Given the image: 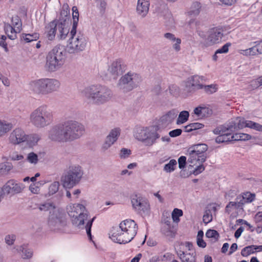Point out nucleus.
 I'll return each instance as SVG.
<instances>
[{
    "label": "nucleus",
    "mask_w": 262,
    "mask_h": 262,
    "mask_svg": "<svg viewBox=\"0 0 262 262\" xmlns=\"http://www.w3.org/2000/svg\"><path fill=\"white\" fill-rule=\"evenodd\" d=\"M73 25L70 31V37L67 46V51L70 54H77L84 51L88 43V38L79 31L77 33L79 20V12L76 6L72 7Z\"/></svg>",
    "instance_id": "obj_1"
},
{
    "label": "nucleus",
    "mask_w": 262,
    "mask_h": 262,
    "mask_svg": "<svg viewBox=\"0 0 262 262\" xmlns=\"http://www.w3.org/2000/svg\"><path fill=\"white\" fill-rule=\"evenodd\" d=\"M82 94L85 98L97 105L103 104L108 101L112 97V91L107 86L101 85H92L85 88Z\"/></svg>",
    "instance_id": "obj_2"
},
{
    "label": "nucleus",
    "mask_w": 262,
    "mask_h": 262,
    "mask_svg": "<svg viewBox=\"0 0 262 262\" xmlns=\"http://www.w3.org/2000/svg\"><path fill=\"white\" fill-rule=\"evenodd\" d=\"M66 55V50L63 46L58 45L54 47L47 55L46 70L54 72L60 69L65 63Z\"/></svg>",
    "instance_id": "obj_3"
},
{
    "label": "nucleus",
    "mask_w": 262,
    "mask_h": 262,
    "mask_svg": "<svg viewBox=\"0 0 262 262\" xmlns=\"http://www.w3.org/2000/svg\"><path fill=\"white\" fill-rule=\"evenodd\" d=\"M60 85L59 80L53 78H41L30 82V89L35 94L46 95L57 91Z\"/></svg>",
    "instance_id": "obj_4"
},
{
    "label": "nucleus",
    "mask_w": 262,
    "mask_h": 262,
    "mask_svg": "<svg viewBox=\"0 0 262 262\" xmlns=\"http://www.w3.org/2000/svg\"><path fill=\"white\" fill-rule=\"evenodd\" d=\"M53 119L52 112L46 105H42L34 110L30 114V122L35 127L41 128L52 123Z\"/></svg>",
    "instance_id": "obj_5"
},
{
    "label": "nucleus",
    "mask_w": 262,
    "mask_h": 262,
    "mask_svg": "<svg viewBox=\"0 0 262 262\" xmlns=\"http://www.w3.org/2000/svg\"><path fill=\"white\" fill-rule=\"evenodd\" d=\"M83 175L82 167L78 165L70 166L61 177L63 186L66 188L71 189L77 185Z\"/></svg>",
    "instance_id": "obj_6"
},
{
    "label": "nucleus",
    "mask_w": 262,
    "mask_h": 262,
    "mask_svg": "<svg viewBox=\"0 0 262 262\" xmlns=\"http://www.w3.org/2000/svg\"><path fill=\"white\" fill-rule=\"evenodd\" d=\"M142 80V77L139 74L129 71L121 77L117 86L123 93H127L137 88Z\"/></svg>",
    "instance_id": "obj_7"
},
{
    "label": "nucleus",
    "mask_w": 262,
    "mask_h": 262,
    "mask_svg": "<svg viewBox=\"0 0 262 262\" xmlns=\"http://www.w3.org/2000/svg\"><path fill=\"white\" fill-rule=\"evenodd\" d=\"M62 124L67 142L80 138L84 133V126L76 121L68 120Z\"/></svg>",
    "instance_id": "obj_8"
},
{
    "label": "nucleus",
    "mask_w": 262,
    "mask_h": 262,
    "mask_svg": "<svg viewBox=\"0 0 262 262\" xmlns=\"http://www.w3.org/2000/svg\"><path fill=\"white\" fill-rule=\"evenodd\" d=\"M70 9L67 4H63L60 12V17L57 21L59 22L58 39L63 40L66 38L70 33Z\"/></svg>",
    "instance_id": "obj_9"
},
{
    "label": "nucleus",
    "mask_w": 262,
    "mask_h": 262,
    "mask_svg": "<svg viewBox=\"0 0 262 262\" xmlns=\"http://www.w3.org/2000/svg\"><path fill=\"white\" fill-rule=\"evenodd\" d=\"M48 225L51 230L62 231L67 225V221L63 213L58 210L50 212L48 218Z\"/></svg>",
    "instance_id": "obj_10"
},
{
    "label": "nucleus",
    "mask_w": 262,
    "mask_h": 262,
    "mask_svg": "<svg viewBox=\"0 0 262 262\" xmlns=\"http://www.w3.org/2000/svg\"><path fill=\"white\" fill-rule=\"evenodd\" d=\"M207 81L204 76L194 75L189 77L185 82V89L188 93L193 94L202 90L203 83Z\"/></svg>",
    "instance_id": "obj_11"
},
{
    "label": "nucleus",
    "mask_w": 262,
    "mask_h": 262,
    "mask_svg": "<svg viewBox=\"0 0 262 262\" xmlns=\"http://www.w3.org/2000/svg\"><path fill=\"white\" fill-rule=\"evenodd\" d=\"M109 234L113 242L120 244L128 243L135 237L118 226L113 227Z\"/></svg>",
    "instance_id": "obj_12"
},
{
    "label": "nucleus",
    "mask_w": 262,
    "mask_h": 262,
    "mask_svg": "<svg viewBox=\"0 0 262 262\" xmlns=\"http://www.w3.org/2000/svg\"><path fill=\"white\" fill-rule=\"evenodd\" d=\"M126 64L122 59H117L108 68L107 71L110 78L116 80L120 76L122 75L126 71Z\"/></svg>",
    "instance_id": "obj_13"
},
{
    "label": "nucleus",
    "mask_w": 262,
    "mask_h": 262,
    "mask_svg": "<svg viewBox=\"0 0 262 262\" xmlns=\"http://www.w3.org/2000/svg\"><path fill=\"white\" fill-rule=\"evenodd\" d=\"M136 138L143 142L146 145L151 146L160 136L157 132H151L144 129H139L135 135Z\"/></svg>",
    "instance_id": "obj_14"
},
{
    "label": "nucleus",
    "mask_w": 262,
    "mask_h": 262,
    "mask_svg": "<svg viewBox=\"0 0 262 262\" xmlns=\"http://www.w3.org/2000/svg\"><path fill=\"white\" fill-rule=\"evenodd\" d=\"M48 138L59 143L67 142L62 122L53 126L48 132Z\"/></svg>",
    "instance_id": "obj_15"
},
{
    "label": "nucleus",
    "mask_w": 262,
    "mask_h": 262,
    "mask_svg": "<svg viewBox=\"0 0 262 262\" xmlns=\"http://www.w3.org/2000/svg\"><path fill=\"white\" fill-rule=\"evenodd\" d=\"M76 207L77 209L79 210L80 212H77L76 214H75L74 211H69L68 214L72 218V224L80 228L84 225V221L88 219V215L84 212L85 211V207L82 204H78Z\"/></svg>",
    "instance_id": "obj_16"
},
{
    "label": "nucleus",
    "mask_w": 262,
    "mask_h": 262,
    "mask_svg": "<svg viewBox=\"0 0 262 262\" xmlns=\"http://www.w3.org/2000/svg\"><path fill=\"white\" fill-rule=\"evenodd\" d=\"M24 188V184L17 183L13 179L8 181L2 188L3 193L5 194L13 195L15 194L21 192Z\"/></svg>",
    "instance_id": "obj_17"
},
{
    "label": "nucleus",
    "mask_w": 262,
    "mask_h": 262,
    "mask_svg": "<svg viewBox=\"0 0 262 262\" xmlns=\"http://www.w3.org/2000/svg\"><path fill=\"white\" fill-rule=\"evenodd\" d=\"M131 202L133 207L140 213H145L149 208V205L146 199L140 195H133L131 198Z\"/></svg>",
    "instance_id": "obj_18"
},
{
    "label": "nucleus",
    "mask_w": 262,
    "mask_h": 262,
    "mask_svg": "<svg viewBox=\"0 0 262 262\" xmlns=\"http://www.w3.org/2000/svg\"><path fill=\"white\" fill-rule=\"evenodd\" d=\"M121 130L119 128L112 129L106 136L105 141L102 144V149L103 151L107 150L115 142L117 141L120 135Z\"/></svg>",
    "instance_id": "obj_19"
},
{
    "label": "nucleus",
    "mask_w": 262,
    "mask_h": 262,
    "mask_svg": "<svg viewBox=\"0 0 262 262\" xmlns=\"http://www.w3.org/2000/svg\"><path fill=\"white\" fill-rule=\"evenodd\" d=\"M118 227L134 237L137 234L138 226L136 222L133 220L127 219L122 221Z\"/></svg>",
    "instance_id": "obj_20"
},
{
    "label": "nucleus",
    "mask_w": 262,
    "mask_h": 262,
    "mask_svg": "<svg viewBox=\"0 0 262 262\" xmlns=\"http://www.w3.org/2000/svg\"><path fill=\"white\" fill-rule=\"evenodd\" d=\"M28 136L25 132L20 128H16L10 135V142L16 145L27 140Z\"/></svg>",
    "instance_id": "obj_21"
},
{
    "label": "nucleus",
    "mask_w": 262,
    "mask_h": 262,
    "mask_svg": "<svg viewBox=\"0 0 262 262\" xmlns=\"http://www.w3.org/2000/svg\"><path fill=\"white\" fill-rule=\"evenodd\" d=\"M59 24L57 19H54L45 27V33L47 34V37L49 40H53L55 38L57 28V37L58 38Z\"/></svg>",
    "instance_id": "obj_22"
},
{
    "label": "nucleus",
    "mask_w": 262,
    "mask_h": 262,
    "mask_svg": "<svg viewBox=\"0 0 262 262\" xmlns=\"http://www.w3.org/2000/svg\"><path fill=\"white\" fill-rule=\"evenodd\" d=\"M223 34L221 29L213 28L209 30L207 40L210 45H214L221 41Z\"/></svg>",
    "instance_id": "obj_23"
},
{
    "label": "nucleus",
    "mask_w": 262,
    "mask_h": 262,
    "mask_svg": "<svg viewBox=\"0 0 262 262\" xmlns=\"http://www.w3.org/2000/svg\"><path fill=\"white\" fill-rule=\"evenodd\" d=\"M193 113L201 118L209 117L213 113L212 110L205 105H199L193 110Z\"/></svg>",
    "instance_id": "obj_24"
},
{
    "label": "nucleus",
    "mask_w": 262,
    "mask_h": 262,
    "mask_svg": "<svg viewBox=\"0 0 262 262\" xmlns=\"http://www.w3.org/2000/svg\"><path fill=\"white\" fill-rule=\"evenodd\" d=\"M188 149L193 150L195 152L202 156H200L201 158V160L202 162H205L207 159V157L205 154V152L208 149V146L206 144H198L194 145L190 147Z\"/></svg>",
    "instance_id": "obj_25"
},
{
    "label": "nucleus",
    "mask_w": 262,
    "mask_h": 262,
    "mask_svg": "<svg viewBox=\"0 0 262 262\" xmlns=\"http://www.w3.org/2000/svg\"><path fill=\"white\" fill-rule=\"evenodd\" d=\"M238 121L236 122L234 121H231L227 123L228 129H230V132H234L235 131L247 127L246 124L247 123L248 120H245L244 118H239L236 119Z\"/></svg>",
    "instance_id": "obj_26"
},
{
    "label": "nucleus",
    "mask_w": 262,
    "mask_h": 262,
    "mask_svg": "<svg viewBox=\"0 0 262 262\" xmlns=\"http://www.w3.org/2000/svg\"><path fill=\"white\" fill-rule=\"evenodd\" d=\"M149 2L148 0H138L137 12L142 16H145L148 12Z\"/></svg>",
    "instance_id": "obj_27"
},
{
    "label": "nucleus",
    "mask_w": 262,
    "mask_h": 262,
    "mask_svg": "<svg viewBox=\"0 0 262 262\" xmlns=\"http://www.w3.org/2000/svg\"><path fill=\"white\" fill-rule=\"evenodd\" d=\"M178 113L177 110L172 109L161 116L160 121L162 124L171 123L177 117Z\"/></svg>",
    "instance_id": "obj_28"
},
{
    "label": "nucleus",
    "mask_w": 262,
    "mask_h": 262,
    "mask_svg": "<svg viewBox=\"0 0 262 262\" xmlns=\"http://www.w3.org/2000/svg\"><path fill=\"white\" fill-rule=\"evenodd\" d=\"M174 255L167 252L163 255L152 256L149 260L150 262H170Z\"/></svg>",
    "instance_id": "obj_29"
},
{
    "label": "nucleus",
    "mask_w": 262,
    "mask_h": 262,
    "mask_svg": "<svg viewBox=\"0 0 262 262\" xmlns=\"http://www.w3.org/2000/svg\"><path fill=\"white\" fill-rule=\"evenodd\" d=\"M188 152L189 154V158L188 159V162L190 163L189 166L193 167L199 163H203L204 162H202L201 160V158L200 156L201 155L195 152L193 150L190 149L188 150Z\"/></svg>",
    "instance_id": "obj_30"
},
{
    "label": "nucleus",
    "mask_w": 262,
    "mask_h": 262,
    "mask_svg": "<svg viewBox=\"0 0 262 262\" xmlns=\"http://www.w3.org/2000/svg\"><path fill=\"white\" fill-rule=\"evenodd\" d=\"M17 250L18 252L22 253L21 257L23 259H30L32 257L33 251L29 248L28 245L27 244H24L19 246Z\"/></svg>",
    "instance_id": "obj_31"
},
{
    "label": "nucleus",
    "mask_w": 262,
    "mask_h": 262,
    "mask_svg": "<svg viewBox=\"0 0 262 262\" xmlns=\"http://www.w3.org/2000/svg\"><path fill=\"white\" fill-rule=\"evenodd\" d=\"M178 254L183 262H195V254L185 253L181 251Z\"/></svg>",
    "instance_id": "obj_32"
},
{
    "label": "nucleus",
    "mask_w": 262,
    "mask_h": 262,
    "mask_svg": "<svg viewBox=\"0 0 262 262\" xmlns=\"http://www.w3.org/2000/svg\"><path fill=\"white\" fill-rule=\"evenodd\" d=\"M39 37L38 33H34L33 34L23 33L20 36V39L24 40L26 42H30L31 41L37 40Z\"/></svg>",
    "instance_id": "obj_33"
},
{
    "label": "nucleus",
    "mask_w": 262,
    "mask_h": 262,
    "mask_svg": "<svg viewBox=\"0 0 262 262\" xmlns=\"http://www.w3.org/2000/svg\"><path fill=\"white\" fill-rule=\"evenodd\" d=\"M13 125L11 123H6L0 120V137L12 128Z\"/></svg>",
    "instance_id": "obj_34"
},
{
    "label": "nucleus",
    "mask_w": 262,
    "mask_h": 262,
    "mask_svg": "<svg viewBox=\"0 0 262 262\" xmlns=\"http://www.w3.org/2000/svg\"><path fill=\"white\" fill-rule=\"evenodd\" d=\"M208 95H211L215 93L218 90V86L216 84L206 85L203 83L202 89Z\"/></svg>",
    "instance_id": "obj_35"
},
{
    "label": "nucleus",
    "mask_w": 262,
    "mask_h": 262,
    "mask_svg": "<svg viewBox=\"0 0 262 262\" xmlns=\"http://www.w3.org/2000/svg\"><path fill=\"white\" fill-rule=\"evenodd\" d=\"M189 117V112L187 111H183L181 112L177 119V124L178 125H180L184 123L188 120Z\"/></svg>",
    "instance_id": "obj_36"
},
{
    "label": "nucleus",
    "mask_w": 262,
    "mask_h": 262,
    "mask_svg": "<svg viewBox=\"0 0 262 262\" xmlns=\"http://www.w3.org/2000/svg\"><path fill=\"white\" fill-rule=\"evenodd\" d=\"M6 33L7 34L8 37L11 40H14L16 38V34L17 31L11 25H8L5 29Z\"/></svg>",
    "instance_id": "obj_37"
},
{
    "label": "nucleus",
    "mask_w": 262,
    "mask_h": 262,
    "mask_svg": "<svg viewBox=\"0 0 262 262\" xmlns=\"http://www.w3.org/2000/svg\"><path fill=\"white\" fill-rule=\"evenodd\" d=\"M201 8V3L198 2L193 3L191 7L188 14L190 16H196L199 15L200 12V9Z\"/></svg>",
    "instance_id": "obj_38"
},
{
    "label": "nucleus",
    "mask_w": 262,
    "mask_h": 262,
    "mask_svg": "<svg viewBox=\"0 0 262 262\" xmlns=\"http://www.w3.org/2000/svg\"><path fill=\"white\" fill-rule=\"evenodd\" d=\"M161 232L162 234L169 238H173L175 236V232L171 229V226H163Z\"/></svg>",
    "instance_id": "obj_39"
},
{
    "label": "nucleus",
    "mask_w": 262,
    "mask_h": 262,
    "mask_svg": "<svg viewBox=\"0 0 262 262\" xmlns=\"http://www.w3.org/2000/svg\"><path fill=\"white\" fill-rule=\"evenodd\" d=\"M230 136L231 133H229V132H225L224 134H222L216 138L215 142L217 143L230 142Z\"/></svg>",
    "instance_id": "obj_40"
},
{
    "label": "nucleus",
    "mask_w": 262,
    "mask_h": 262,
    "mask_svg": "<svg viewBox=\"0 0 262 262\" xmlns=\"http://www.w3.org/2000/svg\"><path fill=\"white\" fill-rule=\"evenodd\" d=\"M11 23L14 29L15 28L17 29L16 30H18V33L20 32L22 26L21 20L20 18L17 15L12 16L11 18Z\"/></svg>",
    "instance_id": "obj_41"
},
{
    "label": "nucleus",
    "mask_w": 262,
    "mask_h": 262,
    "mask_svg": "<svg viewBox=\"0 0 262 262\" xmlns=\"http://www.w3.org/2000/svg\"><path fill=\"white\" fill-rule=\"evenodd\" d=\"M13 167L11 163H2L0 164V175L7 174Z\"/></svg>",
    "instance_id": "obj_42"
},
{
    "label": "nucleus",
    "mask_w": 262,
    "mask_h": 262,
    "mask_svg": "<svg viewBox=\"0 0 262 262\" xmlns=\"http://www.w3.org/2000/svg\"><path fill=\"white\" fill-rule=\"evenodd\" d=\"M177 162L176 160L172 159L164 165V170L166 172H171L175 170Z\"/></svg>",
    "instance_id": "obj_43"
},
{
    "label": "nucleus",
    "mask_w": 262,
    "mask_h": 262,
    "mask_svg": "<svg viewBox=\"0 0 262 262\" xmlns=\"http://www.w3.org/2000/svg\"><path fill=\"white\" fill-rule=\"evenodd\" d=\"M253 245H250L244 248L241 252L242 256L243 257H247L251 254H253L256 252L253 249Z\"/></svg>",
    "instance_id": "obj_44"
},
{
    "label": "nucleus",
    "mask_w": 262,
    "mask_h": 262,
    "mask_svg": "<svg viewBox=\"0 0 262 262\" xmlns=\"http://www.w3.org/2000/svg\"><path fill=\"white\" fill-rule=\"evenodd\" d=\"M96 6L99 9L100 13L103 14L105 13L107 3L105 0H96Z\"/></svg>",
    "instance_id": "obj_45"
},
{
    "label": "nucleus",
    "mask_w": 262,
    "mask_h": 262,
    "mask_svg": "<svg viewBox=\"0 0 262 262\" xmlns=\"http://www.w3.org/2000/svg\"><path fill=\"white\" fill-rule=\"evenodd\" d=\"M206 237L209 238H213L215 241H218L220 238L219 232L214 229H208L206 232Z\"/></svg>",
    "instance_id": "obj_46"
},
{
    "label": "nucleus",
    "mask_w": 262,
    "mask_h": 262,
    "mask_svg": "<svg viewBox=\"0 0 262 262\" xmlns=\"http://www.w3.org/2000/svg\"><path fill=\"white\" fill-rule=\"evenodd\" d=\"M246 126L247 127L255 129L257 131L262 132V125L251 120H248L247 123L246 124Z\"/></svg>",
    "instance_id": "obj_47"
},
{
    "label": "nucleus",
    "mask_w": 262,
    "mask_h": 262,
    "mask_svg": "<svg viewBox=\"0 0 262 262\" xmlns=\"http://www.w3.org/2000/svg\"><path fill=\"white\" fill-rule=\"evenodd\" d=\"M26 160L31 164H36L38 161V155L34 152L28 154Z\"/></svg>",
    "instance_id": "obj_48"
},
{
    "label": "nucleus",
    "mask_w": 262,
    "mask_h": 262,
    "mask_svg": "<svg viewBox=\"0 0 262 262\" xmlns=\"http://www.w3.org/2000/svg\"><path fill=\"white\" fill-rule=\"evenodd\" d=\"M60 186L59 183L57 181L52 183L49 187V193L50 195H53L57 192Z\"/></svg>",
    "instance_id": "obj_49"
},
{
    "label": "nucleus",
    "mask_w": 262,
    "mask_h": 262,
    "mask_svg": "<svg viewBox=\"0 0 262 262\" xmlns=\"http://www.w3.org/2000/svg\"><path fill=\"white\" fill-rule=\"evenodd\" d=\"M95 219V217H94L92 219L89 221L85 226V229H86V233H87V235H88L89 240L91 241H93L92 235L91 233V228H92V224H93V223Z\"/></svg>",
    "instance_id": "obj_50"
},
{
    "label": "nucleus",
    "mask_w": 262,
    "mask_h": 262,
    "mask_svg": "<svg viewBox=\"0 0 262 262\" xmlns=\"http://www.w3.org/2000/svg\"><path fill=\"white\" fill-rule=\"evenodd\" d=\"M241 196L247 203H249L254 200L255 195L254 193H251L250 192H247L244 193Z\"/></svg>",
    "instance_id": "obj_51"
},
{
    "label": "nucleus",
    "mask_w": 262,
    "mask_h": 262,
    "mask_svg": "<svg viewBox=\"0 0 262 262\" xmlns=\"http://www.w3.org/2000/svg\"><path fill=\"white\" fill-rule=\"evenodd\" d=\"M228 126H227V123L225 124L224 125H222L220 127H217L215 128L213 130V133L215 135H222V134H224L225 132H230V129L228 128Z\"/></svg>",
    "instance_id": "obj_52"
},
{
    "label": "nucleus",
    "mask_w": 262,
    "mask_h": 262,
    "mask_svg": "<svg viewBox=\"0 0 262 262\" xmlns=\"http://www.w3.org/2000/svg\"><path fill=\"white\" fill-rule=\"evenodd\" d=\"M16 238L15 234H8L5 237V242L9 246H12L14 244Z\"/></svg>",
    "instance_id": "obj_53"
},
{
    "label": "nucleus",
    "mask_w": 262,
    "mask_h": 262,
    "mask_svg": "<svg viewBox=\"0 0 262 262\" xmlns=\"http://www.w3.org/2000/svg\"><path fill=\"white\" fill-rule=\"evenodd\" d=\"M203 220L205 224H207L212 221V216L210 210L208 209L205 211V214L203 217Z\"/></svg>",
    "instance_id": "obj_54"
},
{
    "label": "nucleus",
    "mask_w": 262,
    "mask_h": 262,
    "mask_svg": "<svg viewBox=\"0 0 262 262\" xmlns=\"http://www.w3.org/2000/svg\"><path fill=\"white\" fill-rule=\"evenodd\" d=\"M231 46V43L227 42L221 48L216 50V54H224L227 53L229 51V48Z\"/></svg>",
    "instance_id": "obj_55"
},
{
    "label": "nucleus",
    "mask_w": 262,
    "mask_h": 262,
    "mask_svg": "<svg viewBox=\"0 0 262 262\" xmlns=\"http://www.w3.org/2000/svg\"><path fill=\"white\" fill-rule=\"evenodd\" d=\"M183 215V211L178 208H174L172 213V218L174 221H179V217Z\"/></svg>",
    "instance_id": "obj_56"
},
{
    "label": "nucleus",
    "mask_w": 262,
    "mask_h": 262,
    "mask_svg": "<svg viewBox=\"0 0 262 262\" xmlns=\"http://www.w3.org/2000/svg\"><path fill=\"white\" fill-rule=\"evenodd\" d=\"M199 165H198L191 172L190 174H193L195 176L198 175L201 172H202L205 169V166L203 164V163H199Z\"/></svg>",
    "instance_id": "obj_57"
},
{
    "label": "nucleus",
    "mask_w": 262,
    "mask_h": 262,
    "mask_svg": "<svg viewBox=\"0 0 262 262\" xmlns=\"http://www.w3.org/2000/svg\"><path fill=\"white\" fill-rule=\"evenodd\" d=\"M55 207L53 203H45L43 204H40L39 209L41 211H48L51 208H54Z\"/></svg>",
    "instance_id": "obj_58"
},
{
    "label": "nucleus",
    "mask_w": 262,
    "mask_h": 262,
    "mask_svg": "<svg viewBox=\"0 0 262 262\" xmlns=\"http://www.w3.org/2000/svg\"><path fill=\"white\" fill-rule=\"evenodd\" d=\"M170 93L173 96H177L179 94V88L175 84H172L169 86Z\"/></svg>",
    "instance_id": "obj_59"
},
{
    "label": "nucleus",
    "mask_w": 262,
    "mask_h": 262,
    "mask_svg": "<svg viewBox=\"0 0 262 262\" xmlns=\"http://www.w3.org/2000/svg\"><path fill=\"white\" fill-rule=\"evenodd\" d=\"M6 39L7 37L5 35H1L0 37V46L3 48L5 51L7 52L9 51V50L8 48V44L6 41Z\"/></svg>",
    "instance_id": "obj_60"
},
{
    "label": "nucleus",
    "mask_w": 262,
    "mask_h": 262,
    "mask_svg": "<svg viewBox=\"0 0 262 262\" xmlns=\"http://www.w3.org/2000/svg\"><path fill=\"white\" fill-rule=\"evenodd\" d=\"M131 154L132 152L130 149L125 148H123L121 149L120 153V157L121 159H125L128 157Z\"/></svg>",
    "instance_id": "obj_61"
},
{
    "label": "nucleus",
    "mask_w": 262,
    "mask_h": 262,
    "mask_svg": "<svg viewBox=\"0 0 262 262\" xmlns=\"http://www.w3.org/2000/svg\"><path fill=\"white\" fill-rule=\"evenodd\" d=\"M237 203L236 202H229L225 207V212L230 213L231 212V208L234 207L237 209Z\"/></svg>",
    "instance_id": "obj_62"
},
{
    "label": "nucleus",
    "mask_w": 262,
    "mask_h": 262,
    "mask_svg": "<svg viewBox=\"0 0 262 262\" xmlns=\"http://www.w3.org/2000/svg\"><path fill=\"white\" fill-rule=\"evenodd\" d=\"M179 167L180 169H183L185 167L186 165V157L185 156H182L178 159Z\"/></svg>",
    "instance_id": "obj_63"
},
{
    "label": "nucleus",
    "mask_w": 262,
    "mask_h": 262,
    "mask_svg": "<svg viewBox=\"0 0 262 262\" xmlns=\"http://www.w3.org/2000/svg\"><path fill=\"white\" fill-rule=\"evenodd\" d=\"M182 130L180 128H177L172 130L169 132V136L170 137L174 138L180 136L182 134Z\"/></svg>",
    "instance_id": "obj_64"
}]
</instances>
